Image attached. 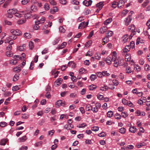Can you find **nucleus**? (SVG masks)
Wrapping results in <instances>:
<instances>
[{"label": "nucleus", "instance_id": "bf43d9fd", "mask_svg": "<svg viewBox=\"0 0 150 150\" xmlns=\"http://www.w3.org/2000/svg\"><path fill=\"white\" fill-rule=\"evenodd\" d=\"M6 123L5 122H2L0 123V126L1 127H4L6 125Z\"/></svg>", "mask_w": 150, "mask_h": 150}, {"label": "nucleus", "instance_id": "c756f323", "mask_svg": "<svg viewBox=\"0 0 150 150\" xmlns=\"http://www.w3.org/2000/svg\"><path fill=\"white\" fill-rule=\"evenodd\" d=\"M60 40V38H56L52 42V44L55 45L57 44Z\"/></svg>", "mask_w": 150, "mask_h": 150}, {"label": "nucleus", "instance_id": "1a4fd4ad", "mask_svg": "<svg viewBox=\"0 0 150 150\" xmlns=\"http://www.w3.org/2000/svg\"><path fill=\"white\" fill-rule=\"evenodd\" d=\"M40 24V21H36L35 25L33 26L34 29L35 30H38L40 29V27L38 25Z\"/></svg>", "mask_w": 150, "mask_h": 150}, {"label": "nucleus", "instance_id": "c85d7f7f", "mask_svg": "<svg viewBox=\"0 0 150 150\" xmlns=\"http://www.w3.org/2000/svg\"><path fill=\"white\" fill-rule=\"evenodd\" d=\"M55 104L57 107H59L62 105V101L61 100H58L57 102Z\"/></svg>", "mask_w": 150, "mask_h": 150}, {"label": "nucleus", "instance_id": "9b49d317", "mask_svg": "<svg viewBox=\"0 0 150 150\" xmlns=\"http://www.w3.org/2000/svg\"><path fill=\"white\" fill-rule=\"evenodd\" d=\"M122 40L124 43H125L128 41L129 40L128 38V35L125 34L124 35L122 38Z\"/></svg>", "mask_w": 150, "mask_h": 150}, {"label": "nucleus", "instance_id": "e433bc0d", "mask_svg": "<svg viewBox=\"0 0 150 150\" xmlns=\"http://www.w3.org/2000/svg\"><path fill=\"white\" fill-rule=\"evenodd\" d=\"M119 132L123 134L125 132L126 129L122 127L119 129Z\"/></svg>", "mask_w": 150, "mask_h": 150}, {"label": "nucleus", "instance_id": "4468645a", "mask_svg": "<svg viewBox=\"0 0 150 150\" xmlns=\"http://www.w3.org/2000/svg\"><path fill=\"white\" fill-rule=\"evenodd\" d=\"M58 10L59 9L57 8V7L56 6L53 7L52 10V9L50 10V12L52 14H54L55 12L58 11Z\"/></svg>", "mask_w": 150, "mask_h": 150}, {"label": "nucleus", "instance_id": "5fc2aeb1", "mask_svg": "<svg viewBox=\"0 0 150 150\" xmlns=\"http://www.w3.org/2000/svg\"><path fill=\"white\" fill-rule=\"evenodd\" d=\"M29 46L31 50H32L34 47L33 43L32 42L30 41L29 43Z\"/></svg>", "mask_w": 150, "mask_h": 150}, {"label": "nucleus", "instance_id": "49530a36", "mask_svg": "<svg viewBox=\"0 0 150 150\" xmlns=\"http://www.w3.org/2000/svg\"><path fill=\"white\" fill-rule=\"evenodd\" d=\"M121 115L122 117L124 118H125L127 117L128 115V114H127V113L125 112H122L121 113Z\"/></svg>", "mask_w": 150, "mask_h": 150}, {"label": "nucleus", "instance_id": "2eb2a0df", "mask_svg": "<svg viewBox=\"0 0 150 150\" xmlns=\"http://www.w3.org/2000/svg\"><path fill=\"white\" fill-rule=\"evenodd\" d=\"M112 21V18H108L105 21L104 24L105 25H107L110 23H111Z\"/></svg>", "mask_w": 150, "mask_h": 150}, {"label": "nucleus", "instance_id": "2f4dec72", "mask_svg": "<svg viewBox=\"0 0 150 150\" xmlns=\"http://www.w3.org/2000/svg\"><path fill=\"white\" fill-rule=\"evenodd\" d=\"M97 88V86H96L92 84V85H90L89 86V89L90 90H93L95 89H96Z\"/></svg>", "mask_w": 150, "mask_h": 150}, {"label": "nucleus", "instance_id": "6e6552de", "mask_svg": "<svg viewBox=\"0 0 150 150\" xmlns=\"http://www.w3.org/2000/svg\"><path fill=\"white\" fill-rule=\"evenodd\" d=\"M108 29V28L106 26L102 27L100 29V33H104Z\"/></svg>", "mask_w": 150, "mask_h": 150}, {"label": "nucleus", "instance_id": "f8f14e48", "mask_svg": "<svg viewBox=\"0 0 150 150\" xmlns=\"http://www.w3.org/2000/svg\"><path fill=\"white\" fill-rule=\"evenodd\" d=\"M109 88L106 85H104L103 86L100 87V90L102 91H107L108 89Z\"/></svg>", "mask_w": 150, "mask_h": 150}, {"label": "nucleus", "instance_id": "a18cd8bd", "mask_svg": "<svg viewBox=\"0 0 150 150\" xmlns=\"http://www.w3.org/2000/svg\"><path fill=\"white\" fill-rule=\"evenodd\" d=\"M112 83L113 85L117 86L119 84V82L116 79H114L112 80Z\"/></svg>", "mask_w": 150, "mask_h": 150}, {"label": "nucleus", "instance_id": "a211bd4d", "mask_svg": "<svg viewBox=\"0 0 150 150\" xmlns=\"http://www.w3.org/2000/svg\"><path fill=\"white\" fill-rule=\"evenodd\" d=\"M104 61H106L107 64L108 65H110L111 63V57H107L104 60Z\"/></svg>", "mask_w": 150, "mask_h": 150}, {"label": "nucleus", "instance_id": "bb28decb", "mask_svg": "<svg viewBox=\"0 0 150 150\" xmlns=\"http://www.w3.org/2000/svg\"><path fill=\"white\" fill-rule=\"evenodd\" d=\"M13 71L17 73L21 71V69L19 67H16L13 68Z\"/></svg>", "mask_w": 150, "mask_h": 150}, {"label": "nucleus", "instance_id": "58836bf2", "mask_svg": "<svg viewBox=\"0 0 150 150\" xmlns=\"http://www.w3.org/2000/svg\"><path fill=\"white\" fill-rule=\"evenodd\" d=\"M26 20H18L17 22V23L19 25L22 24L25 22Z\"/></svg>", "mask_w": 150, "mask_h": 150}, {"label": "nucleus", "instance_id": "c03bdc74", "mask_svg": "<svg viewBox=\"0 0 150 150\" xmlns=\"http://www.w3.org/2000/svg\"><path fill=\"white\" fill-rule=\"evenodd\" d=\"M20 88V87L17 86H13L12 87V90L13 91H16L18 90Z\"/></svg>", "mask_w": 150, "mask_h": 150}, {"label": "nucleus", "instance_id": "603ef678", "mask_svg": "<svg viewBox=\"0 0 150 150\" xmlns=\"http://www.w3.org/2000/svg\"><path fill=\"white\" fill-rule=\"evenodd\" d=\"M14 15L16 17L18 18H21L22 16V14L20 13L19 12H17Z\"/></svg>", "mask_w": 150, "mask_h": 150}, {"label": "nucleus", "instance_id": "052dcab7", "mask_svg": "<svg viewBox=\"0 0 150 150\" xmlns=\"http://www.w3.org/2000/svg\"><path fill=\"white\" fill-rule=\"evenodd\" d=\"M86 126V124L83 123L81 124H79L78 125L77 127L79 128L84 127H85Z\"/></svg>", "mask_w": 150, "mask_h": 150}, {"label": "nucleus", "instance_id": "393cba45", "mask_svg": "<svg viewBox=\"0 0 150 150\" xmlns=\"http://www.w3.org/2000/svg\"><path fill=\"white\" fill-rule=\"evenodd\" d=\"M86 70L83 68H81L80 69L79 71V73L80 74H85V71Z\"/></svg>", "mask_w": 150, "mask_h": 150}, {"label": "nucleus", "instance_id": "0eeeda50", "mask_svg": "<svg viewBox=\"0 0 150 150\" xmlns=\"http://www.w3.org/2000/svg\"><path fill=\"white\" fill-rule=\"evenodd\" d=\"M112 58L111 59V61L112 62H114L115 60H117V53L115 51H113L112 52Z\"/></svg>", "mask_w": 150, "mask_h": 150}, {"label": "nucleus", "instance_id": "338daca9", "mask_svg": "<svg viewBox=\"0 0 150 150\" xmlns=\"http://www.w3.org/2000/svg\"><path fill=\"white\" fill-rule=\"evenodd\" d=\"M72 3L73 4L76 5H78L79 4V2L76 0H73L72 1Z\"/></svg>", "mask_w": 150, "mask_h": 150}, {"label": "nucleus", "instance_id": "a878e982", "mask_svg": "<svg viewBox=\"0 0 150 150\" xmlns=\"http://www.w3.org/2000/svg\"><path fill=\"white\" fill-rule=\"evenodd\" d=\"M25 48V44H23L22 46H20L18 49L20 51H22L24 50Z\"/></svg>", "mask_w": 150, "mask_h": 150}, {"label": "nucleus", "instance_id": "13d9d810", "mask_svg": "<svg viewBox=\"0 0 150 150\" xmlns=\"http://www.w3.org/2000/svg\"><path fill=\"white\" fill-rule=\"evenodd\" d=\"M11 94V93L10 91H7L5 93L4 96L5 97H8Z\"/></svg>", "mask_w": 150, "mask_h": 150}, {"label": "nucleus", "instance_id": "69168bd1", "mask_svg": "<svg viewBox=\"0 0 150 150\" xmlns=\"http://www.w3.org/2000/svg\"><path fill=\"white\" fill-rule=\"evenodd\" d=\"M140 37H138V38H137L136 41V45H138L139 43L141 42V40H140Z\"/></svg>", "mask_w": 150, "mask_h": 150}, {"label": "nucleus", "instance_id": "39448f33", "mask_svg": "<svg viewBox=\"0 0 150 150\" xmlns=\"http://www.w3.org/2000/svg\"><path fill=\"white\" fill-rule=\"evenodd\" d=\"M114 66L115 67H117L118 66H122L123 65V63H120L119 60L118 59L114 61Z\"/></svg>", "mask_w": 150, "mask_h": 150}, {"label": "nucleus", "instance_id": "8fccbe9b", "mask_svg": "<svg viewBox=\"0 0 150 150\" xmlns=\"http://www.w3.org/2000/svg\"><path fill=\"white\" fill-rule=\"evenodd\" d=\"M31 9L33 11H35L37 10V7L35 5H32L31 6Z\"/></svg>", "mask_w": 150, "mask_h": 150}, {"label": "nucleus", "instance_id": "3c124183", "mask_svg": "<svg viewBox=\"0 0 150 150\" xmlns=\"http://www.w3.org/2000/svg\"><path fill=\"white\" fill-rule=\"evenodd\" d=\"M97 97L99 100H103L104 98L103 95L100 94H98L97 95Z\"/></svg>", "mask_w": 150, "mask_h": 150}, {"label": "nucleus", "instance_id": "aec40b11", "mask_svg": "<svg viewBox=\"0 0 150 150\" xmlns=\"http://www.w3.org/2000/svg\"><path fill=\"white\" fill-rule=\"evenodd\" d=\"M24 37L25 38L29 39L31 38V35L30 33H25L24 34Z\"/></svg>", "mask_w": 150, "mask_h": 150}, {"label": "nucleus", "instance_id": "774afa93", "mask_svg": "<svg viewBox=\"0 0 150 150\" xmlns=\"http://www.w3.org/2000/svg\"><path fill=\"white\" fill-rule=\"evenodd\" d=\"M28 147L26 146H23L21 147L19 150H27Z\"/></svg>", "mask_w": 150, "mask_h": 150}, {"label": "nucleus", "instance_id": "6ab92c4d", "mask_svg": "<svg viewBox=\"0 0 150 150\" xmlns=\"http://www.w3.org/2000/svg\"><path fill=\"white\" fill-rule=\"evenodd\" d=\"M130 49V46L129 45H127L124 49L123 52H127L129 51Z\"/></svg>", "mask_w": 150, "mask_h": 150}, {"label": "nucleus", "instance_id": "7ed1b4c3", "mask_svg": "<svg viewBox=\"0 0 150 150\" xmlns=\"http://www.w3.org/2000/svg\"><path fill=\"white\" fill-rule=\"evenodd\" d=\"M11 33L13 35H20L21 34V31L18 29L16 30H11L10 31Z\"/></svg>", "mask_w": 150, "mask_h": 150}, {"label": "nucleus", "instance_id": "f257e3e1", "mask_svg": "<svg viewBox=\"0 0 150 150\" xmlns=\"http://www.w3.org/2000/svg\"><path fill=\"white\" fill-rule=\"evenodd\" d=\"M135 26L133 25H131L128 27V31L131 32L130 35V39H131L133 35L135 34L136 31H135Z\"/></svg>", "mask_w": 150, "mask_h": 150}, {"label": "nucleus", "instance_id": "4be33fe9", "mask_svg": "<svg viewBox=\"0 0 150 150\" xmlns=\"http://www.w3.org/2000/svg\"><path fill=\"white\" fill-rule=\"evenodd\" d=\"M113 33L111 31H108L107 33H106V36L107 38H109L111 37L113 34Z\"/></svg>", "mask_w": 150, "mask_h": 150}, {"label": "nucleus", "instance_id": "9d476101", "mask_svg": "<svg viewBox=\"0 0 150 150\" xmlns=\"http://www.w3.org/2000/svg\"><path fill=\"white\" fill-rule=\"evenodd\" d=\"M124 2L123 0H120L117 4V6L119 8H121L124 6Z\"/></svg>", "mask_w": 150, "mask_h": 150}, {"label": "nucleus", "instance_id": "ddd939ff", "mask_svg": "<svg viewBox=\"0 0 150 150\" xmlns=\"http://www.w3.org/2000/svg\"><path fill=\"white\" fill-rule=\"evenodd\" d=\"M103 6V2H100L96 4V6L101 9L102 8Z\"/></svg>", "mask_w": 150, "mask_h": 150}, {"label": "nucleus", "instance_id": "ea45409f", "mask_svg": "<svg viewBox=\"0 0 150 150\" xmlns=\"http://www.w3.org/2000/svg\"><path fill=\"white\" fill-rule=\"evenodd\" d=\"M96 78V76L95 74H92L90 76V79L91 81H94Z\"/></svg>", "mask_w": 150, "mask_h": 150}, {"label": "nucleus", "instance_id": "f03ea898", "mask_svg": "<svg viewBox=\"0 0 150 150\" xmlns=\"http://www.w3.org/2000/svg\"><path fill=\"white\" fill-rule=\"evenodd\" d=\"M132 12L133 11H131L130 13H131V15H129L126 18L125 20V24L126 26L128 25L130 23L131 21L132 20V18H131V16L132 14Z\"/></svg>", "mask_w": 150, "mask_h": 150}, {"label": "nucleus", "instance_id": "09e8293b", "mask_svg": "<svg viewBox=\"0 0 150 150\" xmlns=\"http://www.w3.org/2000/svg\"><path fill=\"white\" fill-rule=\"evenodd\" d=\"M50 8L49 5L48 3H46L44 5V8L46 10H49Z\"/></svg>", "mask_w": 150, "mask_h": 150}, {"label": "nucleus", "instance_id": "79ce46f5", "mask_svg": "<svg viewBox=\"0 0 150 150\" xmlns=\"http://www.w3.org/2000/svg\"><path fill=\"white\" fill-rule=\"evenodd\" d=\"M59 30L60 32L62 33H65V30L62 26L59 27Z\"/></svg>", "mask_w": 150, "mask_h": 150}, {"label": "nucleus", "instance_id": "dca6fc26", "mask_svg": "<svg viewBox=\"0 0 150 150\" xmlns=\"http://www.w3.org/2000/svg\"><path fill=\"white\" fill-rule=\"evenodd\" d=\"M62 80H63L62 79L59 78L55 81V83H56V85L57 86H59L62 83Z\"/></svg>", "mask_w": 150, "mask_h": 150}, {"label": "nucleus", "instance_id": "20e7f679", "mask_svg": "<svg viewBox=\"0 0 150 150\" xmlns=\"http://www.w3.org/2000/svg\"><path fill=\"white\" fill-rule=\"evenodd\" d=\"M88 24V22H86L85 21H83L80 23L79 24V27L78 28L79 29H81L82 28H84L87 26Z\"/></svg>", "mask_w": 150, "mask_h": 150}, {"label": "nucleus", "instance_id": "e2e57ef3", "mask_svg": "<svg viewBox=\"0 0 150 150\" xmlns=\"http://www.w3.org/2000/svg\"><path fill=\"white\" fill-rule=\"evenodd\" d=\"M34 67V62L33 61H32L31 63V64H30V66L29 67L30 69H31V70H32V69H33Z\"/></svg>", "mask_w": 150, "mask_h": 150}, {"label": "nucleus", "instance_id": "864d4df0", "mask_svg": "<svg viewBox=\"0 0 150 150\" xmlns=\"http://www.w3.org/2000/svg\"><path fill=\"white\" fill-rule=\"evenodd\" d=\"M91 41H89V42H87L85 44V46L86 47H88L91 45Z\"/></svg>", "mask_w": 150, "mask_h": 150}, {"label": "nucleus", "instance_id": "4d7b16f0", "mask_svg": "<svg viewBox=\"0 0 150 150\" xmlns=\"http://www.w3.org/2000/svg\"><path fill=\"white\" fill-rule=\"evenodd\" d=\"M42 143L41 141L37 142L35 144V146L36 147L40 146L42 145Z\"/></svg>", "mask_w": 150, "mask_h": 150}, {"label": "nucleus", "instance_id": "37998d69", "mask_svg": "<svg viewBox=\"0 0 150 150\" xmlns=\"http://www.w3.org/2000/svg\"><path fill=\"white\" fill-rule=\"evenodd\" d=\"M50 4L52 5H56L57 3L54 0H49Z\"/></svg>", "mask_w": 150, "mask_h": 150}, {"label": "nucleus", "instance_id": "72a5a7b5", "mask_svg": "<svg viewBox=\"0 0 150 150\" xmlns=\"http://www.w3.org/2000/svg\"><path fill=\"white\" fill-rule=\"evenodd\" d=\"M113 115V112L112 111H109L107 113V115L108 117H112Z\"/></svg>", "mask_w": 150, "mask_h": 150}, {"label": "nucleus", "instance_id": "680f3d73", "mask_svg": "<svg viewBox=\"0 0 150 150\" xmlns=\"http://www.w3.org/2000/svg\"><path fill=\"white\" fill-rule=\"evenodd\" d=\"M45 17H42L40 20L38 21H40V24H43L44 23L45 21Z\"/></svg>", "mask_w": 150, "mask_h": 150}, {"label": "nucleus", "instance_id": "c9c22d12", "mask_svg": "<svg viewBox=\"0 0 150 150\" xmlns=\"http://www.w3.org/2000/svg\"><path fill=\"white\" fill-rule=\"evenodd\" d=\"M6 54L8 57H10L12 56L13 54L11 51H8L6 52Z\"/></svg>", "mask_w": 150, "mask_h": 150}, {"label": "nucleus", "instance_id": "b1692460", "mask_svg": "<svg viewBox=\"0 0 150 150\" xmlns=\"http://www.w3.org/2000/svg\"><path fill=\"white\" fill-rule=\"evenodd\" d=\"M134 69L136 71L139 72L141 70V67L138 65H135L134 66Z\"/></svg>", "mask_w": 150, "mask_h": 150}, {"label": "nucleus", "instance_id": "473e14b6", "mask_svg": "<svg viewBox=\"0 0 150 150\" xmlns=\"http://www.w3.org/2000/svg\"><path fill=\"white\" fill-rule=\"evenodd\" d=\"M149 0H146L144 3L142 4V6L143 7H145L149 3Z\"/></svg>", "mask_w": 150, "mask_h": 150}, {"label": "nucleus", "instance_id": "6e6d98bb", "mask_svg": "<svg viewBox=\"0 0 150 150\" xmlns=\"http://www.w3.org/2000/svg\"><path fill=\"white\" fill-rule=\"evenodd\" d=\"M134 146L132 145H128L126 148V149H132L134 148Z\"/></svg>", "mask_w": 150, "mask_h": 150}, {"label": "nucleus", "instance_id": "423d86ee", "mask_svg": "<svg viewBox=\"0 0 150 150\" xmlns=\"http://www.w3.org/2000/svg\"><path fill=\"white\" fill-rule=\"evenodd\" d=\"M68 66L71 67L72 68H74L76 67V64L73 61L69 62L68 63Z\"/></svg>", "mask_w": 150, "mask_h": 150}, {"label": "nucleus", "instance_id": "0e129e2a", "mask_svg": "<svg viewBox=\"0 0 150 150\" xmlns=\"http://www.w3.org/2000/svg\"><path fill=\"white\" fill-rule=\"evenodd\" d=\"M10 2V0L6 1L4 4V6L5 8L9 4Z\"/></svg>", "mask_w": 150, "mask_h": 150}, {"label": "nucleus", "instance_id": "7c9ffc66", "mask_svg": "<svg viewBox=\"0 0 150 150\" xmlns=\"http://www.w3.org/2000/svg\"><path fill=\"white\" fill-rule=\"evenodd\" d=\"M19 78V74H16L13 77V81H17Z\"/></svg>", "mask_w": 150, "mask_h": 150}, {"label": "nucleus", "instance_id": "a19ab883", "mask_svg": "<svg viewBox=\"0 0 150 150\" xmlns=\"http://www.w3.org/2000/svg\"><path fill=\"white\" fill-rule=\"evenodd\" d=\"M114 116L115 119H120L121 118V115L118 113L115 114Z\"/></svg>", "mask_w": 150, "mask_h": 150}, {"label": "nucleus", "instance_id": "f704fd0d", "mask_svg": "<svg viewBox=\"0 0 150 150\" xmlns=\"http://www.w3.org/2000/svg\"><path fill=\"white\" fill-rule=\"evenodd\" d=\"M67 43L65 42H63L61 45H60L59 47V49H62L64 48L67 45Z\"/></svg>", "mask_w": 150, "mask_h": 150}, {"label": "nucleus", "instance_id": "de8ad7c7", "mask_svg": "<svg viewBox=\"0 0 150 150\" xmlns=\"http://www.w3.org/2000/svg\"><path fill=\"white\" fill-rule=\"evenodd\" d=\"M29 1V0H22L21 3L23 5H25Z\"/></svg>", "mask_w": 150, "mask_h": 150}, {"label": "nucleus", "instance_id": "cd10ccee", "mask_svg": "<svg viewBox=\"0 0 150 150\" xmlns=\"http://www.w3.org/2000/svg\"><path fill=\"white\" fill-rule=\"evenodd\" d=\"M131 59L130 54H126L125 56V60L126 62H128L130 61Z\"/></svg>", "mask_w": 150, "mask_h": 150}, {"label": "nucleus", "instance_id": "5701e85b", "mask_svg": "<svg viewBox=\"0 0 150 150\" xmlns=\"http://www.w3.org/2000/svg\"><path fill=\"white\" fill-rule=\"evenodd\" d=\"M136 128L134 126L131 127L129 129V131L132 133H134L136 131Z\"/></svg>", "mask_w": 150, "mask_h": 150}, {"label": "nucleus", "instance_id": "f3484780", "mask_svg": "<svg viewBox=\"0 0 150 150\" xmlns=\"http://www.w3.org/2000/svg\"><path fill=\"white\" fill-rule=\"evenodd\" d=\"M92 109V106L89 105H86L85 107V110L88 111H90Z\"/></svg>", "mask_w": 150, "mask_h": 150}, {"label": "nucleus", "instance_id": "4c0bfd02", "mask_svg": "<svg viewBox=\"0 0 150 150\" xmlns=\"http://www.w3.org/2000/svg\"><path fill=\"white\" fill-rule=\"evenodd\" d=\"M6 142L7 141L6 139H2L0 142V144L1 145H5Z\"/></svg>", "mask_w": 150, "mask_h": 150}, {"label": "nucleus", "instance_id": "412c9836", "mask_svg": "<svg viewBox=\"0 0 150 150\" xmlns=\"http://www.w3.org/2000/svg\"><path fill=\"white\" fill-rule=\"evenodd\" d=\"M27 139L26 136L25 135L19 138V140L20 142H22L25 141L27 140Z\"/></svg>", "mask_w": 150, "mask_h": 150}]
</instances>
